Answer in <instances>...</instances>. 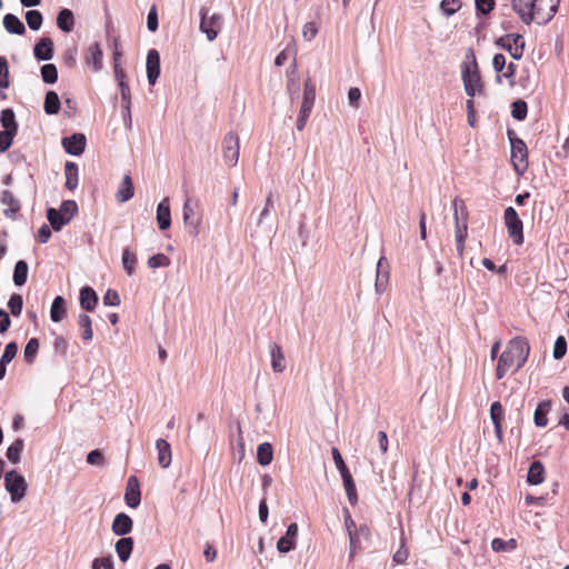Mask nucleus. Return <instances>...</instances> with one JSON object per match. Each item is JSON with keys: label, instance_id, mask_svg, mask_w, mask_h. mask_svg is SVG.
Wrapping results in <instances>:
<instances>
[{"label": "nucleus", "instance_id": "obj_1", "mask_svg": "<svg viewBox=\"0 0 569 569\" xmlns=\"http://www.w3.org/2000/svg\"><path fill=\"white\" fill-rule=\"evenodd\" d=\"M530 346L526 338L516 337L511 339L499 357L496 369L497 379H502L510 369L519 370L527 361Z\"/></svg>", "mask_w": 569, "mask_h": 569}, {"label": "nucleus", "instance_id": "obj_2", "mask_svg": "<svg viewBox=\"0 0 569 569\" xmlns=\"http://www.w3.org/2000/svg\"><path fill=\"white\" fill-rule=\"evenodd\" d=\"M461 77L463 81V88L468 97L473 98L480 94L483 90V84L478 70L476 59L469 64L463 62L461 66Z\"/></svg>", "mask_w": 569, "mask_h": 569}, {"label": "nucleus", "instance_id": "obj_3", "mask_svg": "<svg viewBox=\"0 0 569 569\" xmlns=\"http://www.w3.org/2000/svg\"><path fill=\"white\" fill-rule=\"evenodd\" d=\"M508 138L511 147V161L517 173H523L528 168V149L522 139L508 130Z\"/></svg>", "mask_w": 569, "mask_h": 569}, {"label": "nucleus", "instance_id": "obj_4", "mask_svg": "<svg viewBox=\"0 0 569 569\" xmlns=\"http://www.w3.org/2000/svg\"><path fill=\"white\" fill-rule=\"evenodd\" d=\"M315 99H316V87L310 80H307L305 82L303 99H302L301 108L299 111V117L297 120V129L299 131L303 130L306 127L307 120H308V118L311 113V110L313 108V104H315Z\"/></svg>", "mask_w": 569, "mask_h": 569}, {"label": "nucleus", "instance_id": "obj_5", "mask_svg": "<svg viewBox=\"0 0 569 569\" xmlns=\"http://www.w3.org/2000/svg\"><path fill=\"white\" fill-rule=\"evenodd\" d=\"M453 206V218L456 221V249L458 252V256L461 258L463 256L465 250V240L467 238L468 233V227L466 219L460 221L458 211L461 210L462 212L466 210V206L461 199L456 198L452 202Z\"/></svg>", "mask_w": 569, "mask_h": 569}, {"label": "nucleus", "instance_id": "obj_6", "mask_svg": "<svg viewBox=\"0 0 569 569\" xmlns=\"http://www.w3.org/2000/svg\"><path fill=\"white\" fill-rule=\"evenodd\" d=\"M560 0H533L532 16L538 24L549 22L556 14Z\"/></svg>", "mask_w": 569, "mask_h": 569}, {"label": "nucleus", "instance_id": "obj_7", "mask_svg": "<svg viewBox=\"0 0 569 569\" xmlns=\"http://www.w3.org/2000/svg\"><path fill=\"white\" fill-rule=\"evenodd\" d=\"M4 485L12 502L22 500L27 491V482L23 476L16 470L8 471L4 476Z\"/></svg>", "mask_w": 569, "mask_h": 569}, {"label": "nucleus", "instance_id": "obj_8", "mask_svg": "<svg viewBox=\"0 0 569 569\" xmlns=\"http://www.w3.org/2000/svg\"><path fill=\"white\" fill-rule=\"evenodd\" d=\"M496 44L508 51L515 60H519L523 56L525 39L519 33H508L497 39Z\"/></svg>", "mask_w": 569, "mask_h": 569}, {"label": "nucleus", "instance_id": "obj_9", "mask_svg": "<svg viewBox=\"0 0 569 569\" xmlns=\"http://www.w3.org/2000/svg\"><path fill=\"white\" fill-rule=\"evenodd\" d=\"M505 223L508 229L509 237L515 244H522L523 242V224L517 211L512 207H508L503 214Z\"/></svg>", "mask_w": 569, "mask_h": 569}, {"label": "nucleus", "instance_id": "obj_10", "mask_svg": "<svg viewBox=\"0 0 569 569\" xmlns=\"http://www.w3.org/2000/svg\"><path fill=\"white\" fill-rule=\"evenodd\" d=\"M239 138L233 132H228L222 140V156L226 164L234 167L239 160Z\"/></svg>", "mask_w": 569, "mask_h": 569}, {"label": "nucleus", "instance_id": "obj_11", "mask_svg": "<svg viewBox=\"0 0 569 569\" xmlns=\"http://www.w3.org/2000/svg\"><path fill=\"white\" fill-rule=\"evenodd\" d=\"M207 9L200 10V30L207 36L209 41L217 39L219 30L221 28L222 17L218 13L212 14L210 18L207 17Z\"/></svg>", "mask_w": 569, "mask_h": 569}, {"label": "nucleus", "instance_id": "obj_12", "mask_svg": "<svg viewBox=\"0 0 569 569\" xmlns=\"http://www.w3.org/2000/svg\"><path fill=\"white\" fill-rule=\"evenodd\" d=\"M61 143L67 153L80 156L84 152L87 139L83 133H73L70 137H64Z\"/></svg>", "mask_w": 569, "mask_h": 569}, {"label": "nucleus", "instance_id": "obj_13", "mask_svg": "<svg viewBox=\"0 0 569 569\" xmlns=\"http://www.w3.org/2000/svg\"><path fill=\"white\" fill-rule=\"evenodd\" d=\"M124 501L128 507L137 508L141 502L139 481L136 476H130L127 481Z\"/></svg>", "mask_w": 569, "mask_h": 569}, {"label": "nucleus", "instance_id": "obj_14", "mask_svg": "<svg viewBox=\"0 0 569 569\" xmlns=\"http://www.w3.org/2000/svg\"><path fill=\"white\" fill-rule=\"evenodd\" d=\"M298 536V525L296 522L290 523L287 528L286 535L281 537L277 542V550L280 553H288L296 547V538Z\"/></svg>", "mask_w": 569, "mask_h": 569}, {"label": "nucleus", "instance_id": "obj_15", "mask_svg": "<svg viewBox=\"0 0 569 569\" xmlns=\"http://www.w3.org/2000/svg\"><path fill=\"white\" fill-rule=\"evenodd\" d=\"M147 78L150 86H153L160 76V54L158 50L151 49L147 54Z\"/></svg>", "mask_w": 569, "mask_h": 569}, {"label": "nucleus", "instance_id": "obj_16", "mask_svg": "<svg viewBox=\"0 0 569 569\" xmlns=\"http://www.w3.org/2000/svg\"><path fill=\"white\" fill-rule=\"evenodd\" d=\"M182 216H183V221H184L188 233L191 234L192 237L198 236L199 220L196 218L194 209H193L190 200H187L183 203Z\"/></svg>", "mask_w": 569, "mask_h": 569}, {"label": "nucleus", "instance_id": "obj_17", "mask_svg": "<svg viewBox=\"0 0 569 569\" xmlns=\"http://www.w3.org/2000/svg\"><path fill=\"white\" fill-rule=\"evenodd\" d=\"M132 528L133 521L127 513L120 512L113 518L111 530L114 535L124 537L132 531Z\"/></svg>", "mask_w": 569, "mask_h": 569}, {"label": "nucleus", "instance_id": "obj_18", "mask_svg": "<svg viewBox=\"0 0 569 569\" xmlns=\"http://www.w3.org/2000/svg\"><path fill=\"white\" fill-rule=\"evenodd\" d=\"M532 4L533 0H511L513 11L526 24H530L533 21Z\"/></svg>", "mask_w": 569, "mask_h": 569}, {"label": "nucleus", "instance_id": "obj_19", "mask_svg": "<svg viewBox=\"0 0 569 569\" xmlns=\"http://www.w3.org/2000/svg\"><path fill=\"white\" fill-rule=\"evenodd\" d=\"M33 54L39 61H49L53 58V41L51 38H41L33 48Z\"/></svg>", "mask_w": 569, "mask_h": 569}, {"label": "nucleus", "instance_id": "obj_20", "mask_svg": "<svg viewBox=\"0 0 569 569\" xmlns=\"http://www.w3.org/2000/svg\"><path fill=\"white\" fill-rule=\"evenodd\" d=\"M0 201L6 206L3 214L9 219H14L21 208L19 200L16 199L11 191L4 190L1 193Z\"/></svg>", "mask_w": 569, "mask_h": 569}, {"label": "nucleus", "instance_id": "obj_21", "mask_svg": "<svg viewBox=\"0 0 569 569\" xmlns=\"http://www.w3.org/2000/svg\"><path fill=\"white\" fill-rule=\"evenodd\" d=\"M268 348L271 357V368L273 372H283L286 369V359L281 347L276 342H270Z\"/></svg>", "mask_w": 569, "mask_h": 569}, {"label": "nucleus", "instance_id": "obj_22", "mask_svg": "<svg viewBox=\"0 0 569 569\" xmlns=\"http://www.w3.org/2000/svg\"><path fill=\"white\" fill-rule=\"evenodd\" d=\"M388 261L385 257H381L377 263V277H376V292L382 293L386 289V284L389 280Z\"/></svg>", "mask_w": 569, "mask_h": 569}, {"label": "nucleus", "instance_id": "obj_23", "mask_svg": "<svg viewBox=\"0 0 569 569\" xmlns=\"http://www.w3.org/2000/svg\"><path fill=\"white\" fill-rule=\"evenodd\" d=\"M490 418L495 427L497 439L499 442H502L503 408L499 401H495L491 403Z\"/></svg>", "mask_w": 569, "mask_h": 569}, {"label": "nucleus", "instance_id": "obj_24", "mask_svg": "<svg viewBox=\"0 0 569 569\" xmlns=\"http://www.w3.org/2000/svg\"><path fill=\"white\" fill-rule=\"evenodd\" d=\"M157 222L160 230H167L171 226L169 199L164 198L157 207Z\"/></svg>", "mask_w": 569, "mask_h": 569}, {"label": "nucleus", "instance_id": "obj_25", "mask_svg": "<svg viewBox=\"0 0 569 569\" xmlns=\"http://www.w3.org/2000/svg\"><path fill=\"white\" fill-rule=\"evenodd\" d=\"M156 449L158 452V463L161 468L166 469L171 465L172 452L169 442L164 439L156 441Z\"/></svg>", "mask_w": 569, "mask_h": 569}, {"label": "nucleus", "instance_id": "obj_26", "mask_svg": "<svg viewBox=\"0 0 569 569\" xmlns=\"http://www.w3.org/2000/svg\"><path fill=\"white\" fill-rule=\"evenodd\" d=\"M102 50L98 42L92 43L86 53V62L87 64H91L96 71L102 69L103 61H102Z\"/></svg>", "mask_w": 569, "mask_h": 569}, {"label": "nucleus", "instance_id": "obj_27", "mask_svg": "<svg viewBox=\"0 0 569 569\" xmlns=\"http://www.w3.org/2000/svg\"><path fill=\"white\" fill-rule=\"evenodd\" d=\"M134 194L132 179L129 174H124L122 181L116 192V199L119 202L130 200Z\"/></svg>", "mask_w": 569, "mask_h": 569}, {"label": "nucleus", "instance_id": "obj_28", "mask_svg": "<svg viewBox=\"0 0 569 569\" xmlns=\"http://www.w3.org/2000/svg\"><path fill=\"white\" fill-rule=\"evenodd\" d=\"M98 303V296L90 287H83L80 290V306L86 311H93Z\"/></svg>", "mask_w": 569, "mask_h": 569}, {"label": "nucleus", "instance_id": "obj_29", "mask_svg": "<svg viewBox=\"0 0 569 569\" xmlns=\"http://www.w3.org/2000/svg\"><path fill=\"white\" fill-rule=\"evenodd\" d=\"M116 552L122 562H127L133 549V539L131 537H121L116 542Z\"/></svg>", "mask_w": 569, "mask_h": 569}, {"label": "nucleus", "instance_id": "obj_30", "mask_svg": "<svg viewBox=\"0 0 569 569\" xmlns=\"http://www.w3.org/2000/svg\"><path fill=\"white\" fill-rule=\"evenodd\" d=\"M3 27L4 29L12 34L22 36L26 32V27L21 22V20L14 16L13 13H7L3 17Z\"/></svg>", "mask_w": 569, "mask_h": 569}, {"label": "nucleus", "instance_id": "obj_31", "mask_svg": "<svg viewBox=\"0 0 569 569\" xmlns=\"http://www.w3.org/2000/svg\"><path fill=\"white\" fill-rule=\"evenodd\" d=\"M527 480L530 485H540L545 480V468L541 461H533L528 470Z\"/></svg>", "mask_w": 569, "mask_h": 569}, {"label": "nucleus", "instance_id": "obj_32", "mask_svg": "<svg viewBox=\"0 0 569 569\" xmlns=\"http://www.w3.org/2000/svg\"><path fill=\"white\" fill-rule=\"evenodd\" d=\"M64 174H66V188L68 190H74L78 187L79 182V173L78 166L72 161H67L64 164Z\"/></svg>", "mask_w": 569, "mask_h": 569}, {"label": "nucleus", "instance_id": "obj_33", "mask_svg": "<svg viewBox=\"0 0 569 569\" xmlns=\"http://www.w3.org/2000/svg\"><path fill=\"white\" fill-rule=\"evenodd\" d=\"M61 101L56 91H48L44 97L43 110L47 114H57L60 110Z\"/></svg>", "mask_w": 569, "mask_h": 569}, {"label": "nucleus", "instance_id": "obj_34", "mask_svg": "<svg viewBox=\"0 0 569 569\" xmlns=\"http://www.w3.org/2000/svg\"><path fill=\"white\" fill-rule=\"evenodd\" d=\"M343 515H345L346 530L348 532L349 540H350V549H351L350 557H353V550L356 548V542H357V527H356V522L351 518L350 511L347 508L343 509Z\"/></svg>", "mask_w": 569, "mask_h": 569}, {"label": "nucleus", "instance_id": "obj_35", "mask_svg": "<svg viewBox=\"0 0 569 569\" xmlns=\"http://www.w3.org/2000/svg\"><path fill=\"white\" fill-rule=\"evenodd\" d=\"M74 17L70 9H62L57 17V26L63 32H70L73 29Z\"/></svg>", "mask_w": 569, "mask_h": 569}, {"label": "nucleus", "instance_id": "obj_36", "mask_svg": "<svg viewBox=\"0 0 569 569\" xmlns=\"http://www.w3.org/2000/svg\"><path fill=\"white\" fill-rule=\"evenodd\" d=\"M66 301L62 297L58 296L53 299L51 309H50V318L53 322H60L66 317Z\"/></svg>", "mask_w": 569, "mask_h": 569}, {"label": "nucleus", "instance_id": "obj_37", "mask_svg": "<svg viewBox=\"0 0 569 569\" xmlns=\"http://www.w3.org/2000/svg\"><path fill=\"white\" fill-rule=\"evenodd\" d=\"M273 459V449L269 442H262L257 449V460L261 466H268Z\"/></svg>", "mask_w": 569, "mask_h": 569}, {"label": "nucleus", "instance_id": "obj_38", "mask_svg": "<svg viewBox=\"0 0 569 569\" xmlns=\"http://www.w3.org/2000/svg\"><path fill=\"white\" fill-rule=\"evenodd\" d=\"M550 410V402H540L535 411L533 421L537 427H546L548 423L547 413Z\"/></svg>", "mask_w": 569, "mask_h": 569}, {"label": "nucleus", "instance_id": "obj_39", "mask_svg": "<svg viewBox=\"0 0 569 569\" xmlns=\"http://www.w3.org/2000/svg\"><path fill=\"white\" fill-rule=\"evenodd\" d=\"M28 279V264L24 260L17 261L13 271V282L16 286H23Z\"/></svg>", "mask_w": 569, "mask_h": 569}, {"label": "nucleus", "instance_id": "obj_40", "mask_svg": "<svg viewBox=\"0 0 569 569\" xmlns=\"http://www.w3.org/2000/svg\"><path fill=\"white\" fill-rule=\"evenodd\" d=\"M23 440L18 438L7 449V458L12 463H19L21 459V452L23 450Z\"/></svg>", "mask_w": 569, "mask_h": 569}, {"label": "nucleus", "instance_id": "obj_41", "mask_svg": "<svg viewBox=\"0 0 569 569\" xmlns=\"http://www.w3.org/2000/svg\"><path fill=\"white\" fill-rule=\"evenodd\" d=\"M0 121L4 130L17 132L18 124L16 122L14 112L11 109H4L1 111Z\"/></svg>", "mask_w": 569, "mask_h": 569}, {"label": "nucleus", "instance_id": "obj_42", "mask_svg": "<svg viewBox=\"0 0 569 569\" xmlns=\"http://www.w3.org/2000/svg\"><path fill=\"white\" fill-rule=\"evenodd\" d=\"M137 261L138 259L136 253L131 252L128 248L123 249L121 262L123 269L129 276L133 274Z\"/></svg>", "mask_w": 569, "mask_h": 569}, {"label": "nucleus", "instance_id": "obj_43", "mask_svg": "<svg viewBox=\"0 0 569 569\" xmlns=\"http://www.w3.org/2000/svg\"><path fill=\"white\" fill-rule=\"evenodd\" d=\"M270 210L269 208H263L260 213L258 214L257 219H256V222L253 223V226H250V236L252 238H256V237H259L260 233L262 231H264V226H263V222H264V219L269 216L270 213Z\"/></svg>", "mask_w": 569, "mask_h": 569}, {"label": "nucleus", "instance_id": "obj_44", "mask_svg": "<svg viewBox=\"0 0 569 569\" xmlns=\"http://www.w3.org/2000/svg\"><path fill=\"white\" fill-rule=\"evenodd\" d=\"M58 212L67 220L69 223L70 220L78 213V204L73 200H64Z\"/></svg>", "mask_w": 569, "mask_h": 569}, {"label": "nucleus", "instance_id": "obj_45", "mask_svg": "<svg viewBox=\"0 0 569 569\" xmlns=\"http://www.w3.org/2000/svg\"><path fill=\"white\" fill-rule=\"evenodd\" d=\"M341 478L343 480V487H345L346 493L348 496V499L351 505H355L357 502L358 498H357L356 485H355V481H353L350 472L341 475Z\"/></svg>", "mask_w": 569, "mask_h": 569}, {"label": "nucleus", "instance_id": "obj_46", "mask_svg": "<svg viewBox=\"0 0 569 569\" xmlns=\"http://www.w3.org/2000/svg\"><path fill=\"white\" fill-rule=\"evenodd\" d=\"M47 219L54 231L61 230V228L68 223L54 208H49L47 210Z\"/></svg>", "mask_w": 569, "mask_h": 569}, {"label": "nucleus", "instance_id": "obj_47", "mask_svg": "<svg viewBox=\"0 0 569 569\" xmlns=\"http://www.w3.org/2000/svg\"><path fill=\"white\" fill-rule=\"evenodd\" d=\"M91 323V318L87 313L79 315L78 325L82 329L81 337L83 340H91L93 337Z\"/></svg>", "mask_w": 569, "mask_h": 569}, {"label": "nucleus", "instance_id": "obj_48", "mask_svg": "<svg viewBox=\"0 0 569 569\" xmlns=\"http://www.w3.org/2000/svg\"><path fill=\"white\" fill-rule=\"evenodd\" d=\"M43 17L38 10H29L26 13V22L31 30H39L42 26Z\"/></svg>", "mask_w": 569, "mask_h": 569}, {"label": "nucleus", "instance_id": "obj_49", "mask_svg": "<svg viewBox=\"0 0 569 569\" xmlns=\"http://www.w3.org/2000/svg\"><path fill=\"white\" fill-rule=\"evenodd\" d=\"M41 78L43 82L52 84L58 80V69L52 63H47L41 67Z\"/></svg>", "mask_w": 569, "mask_h": 569}, {"label": "nucleus", "instance_id": "obj_50", "mask_svg": "<svg viewBox=\"0 0 569 569\" xmlns=\"http://www.w3.org/2000/svg\"><path fill=\"white\" fill-rule=\"evenodd\" d=\"M38 350H39V340L37 338H31L27 342V345L24 347V351H23L26 361L29 363H32L38 353Z\"/></svg>", "mask_w": 569, "mask_h": 569}, {"label": "nucleus", "instance_id": "obj_51", "mask_svg": "<svg viewBox=\"0 0 569 569\" xmlns=\"http://www.w3.org/2000/svg\"><path fill=\"white\" fill-rule=\"evenodd\" d=\"M462 6L461 0H442L440 2V9L447 17L455 14Z\"/></svg>", "mask_w": 569, "mask_h": 569}, {"label": "nucleus", "instance_id": "obj_52", "mask_svg": "<svg viewBox=\"0 0 569 569\" xmlns=\"http://www.w3.org/2000/svg\"><path fill=\"white\" fill-rule=\"evenodd\" d=\"M511 116L516 120H525L528 113L527 103L523 100H517L512 103Z\"/></svg>", "mask_w": 569, "mask_h": 569}, {"label": "nucleus", "instance_id": "obj_53", "mask_svg": "<svg viewBox=\"0 0 569 569\" xmlns=\"http://www.w3.org/2000/svg\"><path fill=\"white\" fill-rule=\"evenodd\" d=\"M567 352V340L563 336H559L553 346L552 356L556 360H560Z\"/></svg>", "mask_w": 569, "mask_h": 569}, {"label": "nucleus", "instance_id": "obj_54", "mask_svg": "<svg viewBox=\"0 0 569 569\" xmlns=\"http://www.w3.org/2000/svg\"><path fill=\"white\" fill-rule=\"evenodd\" d=\"M148 267L151 269H157L161 267H168L170 264V259L163 253H157L148 259Z\"/></svg>", "mask_w": 569, "mask_h": 569}, {"label": "nucleus", "instance_id": "obj_55", "mask_svg": "<svg viewBox=\"0 0 569 569\" xmlns=\"http://www.w3.org/2000/svg\"><path fill=\"white\" fill-rule=\"evenodd\" d=\"M22 306V297L18 293H13L9 299L8 307L14 317H19L21 315Z\"/></svg>", "mask_w": 569, "mask_h": 569}, {"label": "nucleus", "instance_id": "obj_56", "mask_svg": "<svg viewBox=\"0 0 569 569\" xmlns=\"http://www.w3.org/2000/svg\"><path fill=\"white\" fill-rule=\"evenodd\" d=\"M17 132H12L9 130L0 131V152H6L12 144L13 138Z\"/></svg>", "mask_w": 569, "mask_h": 569}, {"label": "nucleus", "instance_id": "obj_57", "mask_svg": "<svg viewBox=\"0 0 569 569\" xmlns=\"http://www.w3.org/2000/svg\"><path fill=\"white\" fill-rule=\"evenodd\" d=\"M119 87H120V91H121L122 109H124L127 111V113L129 114V107L131 104L129 86L124 82V80L121 79Z\"/></svg>", "mask_w": 569, "mask_h": 569}, {"label": "nucleus", "instance_id": "obj_58", "mask_svg": "<svg viewBox=\"0 0 569 569\" xmlns=\"http://www.w3.org/2000/svg\"><path fill=\"white\" fill-rule=\"evenodd\" d=\"M9 87V67L4 57H0V88Z\"/></svg>", "mask_w": 569, "mask_h": 569}, {"label": "nucleus", "instance_id": "obj_59", "mask_svg": "<svg viewBox=\"0 0 569 569\" xmlns=\"http://www.w3.org/2000/svg\"><path fill=\"white\" fill-rule=\"evenodd\" d=\"M17 351H18V345L16 342H9L4 348V351L1 356L0 361H2V363H7V365L10 363L13 360V358L16 357Z\"/></svg>", "mask_w": 569, "mask_h": 569}, {"label": "nucleus", "instance_id": "obj_60", "mask_svg": "<svg viewBox=\"0 0 569 569\" xmlns=\"http://www.w3.org/2000/svg\"><path fill=\"white\" fill-rule=\"evenodd\" d=\"M318 33V26L313 21L305 23L302 28V37L306 41H312Z\"/></svg>", "mask_w": 569, "mask_h": 569}, {"label": "nucleus", "instance_id": "obj_61", "mask_svg": "<svg viewBox=\"0 0 569 569\" xmlns=\"http://www.w3.org/2000/svg\"><path fill=\"white\" fill-rule=\"evenodd\" d=\"M147 27L151 32L158 29V11L156 4H152L147 16Z\"/></svg>", "mask_w": 569, "mask_h": 569}, {"label": "nucleus", "instance_id": "obj_62", "mask_svg": "<svg viewBox=\"0 0 569 569\" xmlns=\"http://www.w3.org/2000/svg\"><path fill=\"white\" fill-rule=\"evenodd\" d=\"M331 453H332L335 465H336L337 469L339 470L340 475L348 473L349 470L343 461V458H342L340 451L336 447H333L331 450Z\"/></svg>", "mask_w": 569, "mask_h": 569}, {"label": "nucleus", "instance_id": "obj_63", "mask_svg": "<svg viewBox=\"0 0 569 569\" xmlns=\"http://www.w3.org/2000/svg\"><path fill=\"white\" fill-rule=\"evenodd\" d=\"M87 462L92 466H103L104 456L99 449L92 450L87 456Z\"/></svg>", "mask_w": 569, "mask_h": 569}, {"label": "nucleus", "instance_id": "obj_64", "mask_svg": "<svg viewBox=\"0 0 569 569\" xmlns=\"http://www.w3.org/2000/svg\"><path fill=\"white\" fill-rule=\"evenodd\" d=\"M92 569H114L111 556L96 558L92 562Z\"/></svg>", "mask_w": 569, "mask_h": 569}]
</instances>
